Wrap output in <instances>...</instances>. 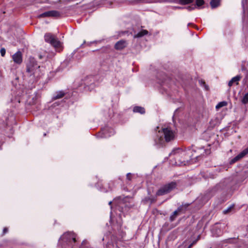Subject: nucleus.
<instances>
[{"label":"nucleus","instance_id":"obj_1","mask_svg":"<svg viewBox=\"0 0 248 248\" xmlns=\"http://www.w3.org/2000/svg\"><path fill=\"white\" fill-rule=\"evenodd\" d=\"M158 127L155 129V143L159 147L162 146L165 142H170L174 139V133L170 128H163L160 130Z\"/></svg>","mask_w":248,"mask_h":248},{"label":"nucleus","instance_id":"obj_2","mask_svg":"<svg viewBox=\"0 0 248 248\" xmlns=\"http://www.w3.org/2000/svg\"><path fill=\"white\" fill-rule=\"evenodd\" d=\"M77 241V234L73 232L64 233L60 238L59 244L62 248H72Z\"/></svg>","mask_w":248,"mask_h":248},{"label":"nucleus","instance_id":"obj_3","mask_svg":"<svg viewBox=\"0 0 248 248\" xmlns=\"http://www.w3.org/2000/svg\"><path fill=\"white\" fill-rule=\"evenodd\" d=\"M191 153L190 150L184 151L182 149L177 148L173 150L170 153V155H175L176 160H177L181 164L186 165L191 159Z\"/></svg>","mask_w":248,"mask_h":248},{"label":"nucleus","instance_id":"obj_4","mask_svg":"<svg viewBox=\"0 0 248 248\" xmlns=\"http://www.w3.org/2000/svg\"><path fill=\"white\" fill-rule=\"evenodd\" d=\"M44 39L46 42L50 44L57 51L60 52L62 50V43L56 36L50 33L45 34Z\"/></svg>","mask_w":248,"mask_h":248},{"label":"nucleus","instance_id":"obj_5","mask_svg":"<svg viewBox=\"0 0 248 248\" xmlns=\"http://www.w3.org/2000/svg\"><path fill=\"white\" fill-rule=\"evenodd\" d=\"M40 66L38 65L35 59L33 58H30L29 62L27 63L26 66V71L30 76L31 75H39Z\"/></svg>","mask_w":248,"mask_h":248},{"label":"nucleus","instance_id":"obj_6","mask_svg":"<svg viewBox=\"0 0 248 248\" xmlns=\"http://www.w3.org/2000/svg\"><path fill=\"white\" fill-rule=\"evenodd\" d=\"M177 187V183L175 182H171L163 185L156 192V196H163L170 193Z\"/></svg>","mask_w":248,"mask_h":248},{"label":"nucleus","instance_id":"obj_7","mask_svg":"<svg viewBox=\"0 0 248 248\" xmlns=\"http://www.w3.org/2000/svg\"><path fill=\"white\" fill-rule=\"evenodd\" d=\"M114 133V130L112 128L106 127L104 129H102L100 134L102 135L100 136L101 138H107L113 135Z\"/></svg>","mask_w":248,"mask_h":248},{"label":"nucleus","instance_id":"obj_8","mask_svg":"<svg viewBox=\"0 0 248 248\" xmlns=\"http://www.w3.org/2000/svg\"><path fill=\"white\" fill-rule=\"evenodd\" d=\"M127 43L126 41L124 40H121L118 41L114 46L115 49L118 50H122L126 47Z\"/></svg>","mask_w":248,"mask_h":248},{"label":"nucleus","instance_id":"obj_9","mask_svg":"<svg viewBox=\"0 0 248 248\" xmlns=\"http://www.w3.org/2000/svg\"><path fill=\"white\" fill-rule=\"evenodd\" d=\"M14 62L18 64H20L22 62V56L21 52L19 51L16 52L12 56Z\"/></svg>","mask_w":248,"mask_h":248},{"label":"nucleus","instance_id":"obj_10","mask_svg":"<svg viewBox=\"0 0 248 248\" xmlns=\"http://www.w3.org/2000/svg\"><path fill=\"white\" fill-rule=\"evenodd\" d=\"M242 77L241 75H237L236 76L232 78L228 83V86L231 87L233 83H235L236 85H238L239 81L241 79Z\"/></svg>","mask_w":248,"mask_h":248},{"label":"nucleus","instance_id":"obj_11","mask_svg":"<svg viewBox=\"0 0 248 248\" xmlns=\"http://www.w3.org/2000/svg\"><path fill=\"white\" fill-rule=\"evenodd\" d=\"M156 201V199L153 197H146L142 200V202L144 204H146L148 203H150V204L155 202Z\"/></svg>","mask_w":248,"mask_h":248},{"label":"nucleus","instance_id":"obj_12","mask_svg":"<svg viewBox=\"0 0 248 248\" xmlns=\"http://www.w3.org/2000/svg\"><path fill=\"white\" fill-rule=\"evenodd\" d=\"M212 232L213 234L216 236L218 237L222 234V231L220 229L218 228L217 226H214L212 229Z\"/></svg>","mask_w":248,"mask_h":248},{"label":"nucleus","instance_id":"obj_13","mask_svg":"<svg viewBox=\"0 0 248 248\" xmlns=\"http://www.w3.org/2000/svg\"><path fill=\"white\" fill-rule=\"evenodd\" d=\"M133 111L135 113H139L143 114L145 113V108L140 106H135L133 108Z\"/></svg>","mask_w":248,"mask_h":248},{"label":"nucleus","instance_id":"obj_14","mask_svg":"<svg viewBox=\"0 0 248 248\" xmlns=\"http://www.w3.org/2000/svg\"><path fill=\"white\" fill-rule=\"evenodd\" d=\"M65 95V93L63 91H59L55 93V94L53 96L52 100H56L62 98Z\"/></svg>","mask_w":248,"mask_h":248},{"label":"nucleus","instance_id":"obj_15","mask_svg":"<svg viewBox=\"0 0 248 248\" xmlns=\"http://www.w3.org/2000/svg\"><path fill=\"white\" fill-rule=\"evenodd\" d=\"M189 205V204L186 203L180 205L177 209V211L180 213H185L187 210V208Z\"/></svg>","mask_w":248,"mask_h":248},{"label":"nucleus","instance_id":"obj_16","mask_svg":"<svg viewBox=\"0 0 248 248\" xmlns=\"http://www.w3.org/2000/svg\"><path fill=\"white\" fill-rule=\"evenodd\" d=\"M49 17H59L62 15V13L60 12L52 10L49 11Z\"/></svg>","mask_w":248,"mask_h":248},{"label":"nucleus","instance_id":"obj_17","mask_svg":"<svg viewBox=\"0 0 248 248\" xmlns=\"http://www.w3.org/2000/svg\"><path fill=\"white\" fill-rule=\"evenodd\" d=\"M220 0H211L210 5L212 8H217L219 5Z\"/></svg>","mask_w":248,"mask_h":248},{"label":"nucleus","instance_id":"obj_18","mask_svg":"<svg viewBox=\"0 0 248 248\" xmlns=\"http://www.w3.org/2000/svg\"><path fill=\"white\" fill-rule=\"evenodd\" d=\"M148 33V31L145 30H143L139 32L136 34H135V38H139L145 35H146Z\"/></svg>","mask_w":248,"mask_h":248},{"label":"nucleus","instance_id":"obj_19","mask_svg":"<svg viewBox=\"0 0 248 248\" xmlns=\"http://www.w3.org/2000/svg\"><path fill=\"white\" fill-rule=\"evenodd\" d=\"M179 214L180 213L176 210L172 213V215L170 216V222L173 221Z\"/></svg>","mask_w":248,"mask_h":248},{"label":"nucleus","instance_id":"obj_20","mask_svg":"<svg viewBox=\"0 0 248 248\" xmlns=\"http://www.w3.org/2000/svg\"><path fill=\"white\" fill-rule=\"evenodd\" d=\"M79 248H92L88 242L86 240L82 241L81 245Z\"/></svg>","mask_w":248,"mask_h":248},{"label":"nucleus","instance_id":"obj_21","mask_svg":"<svg viewBox=\"0 0 248 248\" xmlns=\"http://www.w3.org/2000/svg\"><path fill=\"white\" fill-rule=\"evenodd\" d=\"M248 154V147L240 153L238 155L239 156L240 159L244 157L247 154Z\"/></svg>","mask_w":248,"mask_h":248},{"label":"nucleus","instance_id":"obj_22","mask_svg":"<svg viewBox=\"0 0 248 248\" xmlns=\"http://www.w3.org/2000/svg\"><path fill=\"white\" fill-rule=\"evenodd\" d=\"M193 1V0H179V3L182 5H186L192 3Z\"/></svg>","mask_w":248,"mask_h":248},{"label":"nucleus","instance_id":"obj_23","mask_svg":"<svg viewBox=\"0 0 248 248\" xmlns=\"http://www.w3.org/2000/svg\"><path fill=\"white\" fill-rule=\"evenodd\" d=\"M227 103L226 101H222L217 104L216 107V109H218L223 107L227 106Z\"/></svg>","mask_w":248,"mask_h":248},{"label":"nucleus","instance_id":"obj_24","mask_svg":"<svg viewBox=\"0 0 248 248\" xmlns=\"http://www.w3.org/2000/svg\"><path fill=\"white\" fill-rule=\"evenodd\" d=\"M241 102L244 104H246L248 103V92L244 95L241 100Z\"/></svg>","mask_w":248,"mask_h":248},{"label":"nucleus","instance_id":"obj_25","mask_svg":"<svg viewBox=\"0 0 248 248\" xmlns=\"http://www.w3.org/2000/svg\"><path fill=\"white\" fill-rule=\"evenodd\" d=\"M199 83H200V84L201 85V86H203L204 87V89L205 90L207 91L209 90V87L206 84L205 82L203 80H200L199 81Z\"/></svg>","mask_w":248,"mask_h":248},{"label":"nucleus","instance_id":"obj_26","mask_svg":"<svg viewBox=\"0 0 248 248\" xmlns=\"http://www.w3.org/2000/svg\"><path fill=\"white\" fill-rule=\"evenodd\" d=\"M45 17H49V11L44 12L38 16V17L39 18Z\"/></svg>","mask_w":248,"mask_h":248},{"label":"nucleus","instance_id":"obj_27","mask_svg":"<svg viewBox=\"0 0 248 248\" xmlns=\"http://www.w3.org/2000/svg\"><path fill=\"white\" fill-rule=\"evenodd\" d=\"M204 3V1L203 0H196V4L198 7H200Z\"/></svg>","mask_w":248,"mask_h":248},{"label":"nucleus","instance_id":"obj_28","mask_svg":"<svg viewBox=\"0 0 248 248\" xmlns=\"http://www.w3.org/2000/svg\"><path fill=\"white\" fill-rule=\"evenodd\" d=\"M239 159H240V158L239 157V156L237 155V156H236L235 157H234L233 158H232L231 161H230V164H233L235 162H236V161H237L238 160H239Z\"/></svg>","mask_w":248,"mask_h":248},{"label":"nucleus","instance_id":"obj_29","mask_svg":"<svg viewBox=\"0 0 248 248\" xmlns=\"http://www.w3.org/2000/svg\"><path fill=\"white\" fill-rule=\"evenodd\" d=\"M217 123V121L216 119L211 120V121L210 122V126L212 128H213L216 125Z\"/></svg>","mask_w":248,"mask_h":248},{"label":"nucleus","instance_id":"obj_30","mask_svg":"<svg viewBox=\"0 0 248 248\" xmlns=\"http://www.w3.org/2000/svg\"><path fill=\"white\" fill-rule=\"evenodd\" d=\"M233 207H234L233 205H232L230 206L227 209L224 210L223 211V213L224 214H227V213L230 212L231 211V210L233 208Z\"/></svg>","mask_w":248,"mask_h":248},{"label":"nucleus","instance_id":"obj_31","mask_svg":"<svg viewBox=\"0 0 248 248\" xmlns=\"http://www.w3.org/2000/svg\"><path fill=\"white\" fill-rule=\"evenodd\" d=\"M0 52L1 56L4 57L6 53L5 49L4 48H1L0 50Z\"/></svg>","mask_w":248,"mask_h":248},{"label":"nucleus","instance_id":"obj_32","mask_svg":"<svg viewBox=\"0 0 248 248\" xmlns=\"http://www.w3.org/2000/svg\"><path fill=\"white\" fill-rule=\"evenodd\" d=\"M132 177V174L131 173H128L126 174V179L128 181H131Z\"/></svg>","mask_w":248,"mask_h":248},{"label":"nucleus","instance_id":"obj_33","mask_svg":"<svg viewBox=\"0 0 248 248\" xmlns=\"http://www.w3.org/2000/svg\"><path fill=\"white\" fill-rule=\"evenodd\" d=\"M109 188L111 190L114 186V183L113 181H111L109 184Z\"/></svg>","mask_w":248,"mask_h":248},{"label":"nucleus","instance_id":"obj_34","mask_svg":"<svg viewBox=\"0 0 248 248\" xmlns=\"http://www.w3.org/2000/svg\"><path fill=\"white\" fill-rule=\"evenodd\" d=\"M8 232V228H4L3 230V234H4Z\"/></svg>","mask_w":248,"mask_h":248},{"label":"nucleus","instance_id":"obj_35","mask_svg":"<svg viewBox=\"0 0 248 248\" xmlns=\"http://www.w3.org/2000/svg\"><path fill=\"white\" fill-rule=\"evenodd\" d=\"M193 246L192 244H190L187 247V248H191ZM178 248H183L182 246L179 247Z\"/></svg>","mask_w":248,"mask_h":248},{"label":"nucleus","instance_id":"obj_36","mask_svg":"<svg viewBox=\"0 0 248 248\" xmlns=\"http://www.w3.org/2000/svg\"><path fill=\"white\" fill-rule=\"evenodd\" d=\"M197 242V240H194L191 244H192L193 246L194 245L196 244Z\"/></svg>","mask_w":248,"mask_h":248},{"label":"nucleus","instance_id":"obj_37","mask_svg":"<svg viewBox=\"0 0 248 248\" xmlns=\"http://www.w3.org/2000/svg\"><path fill=\"white\" fill-rule=\"evenodd\" d=\"M187 8L189 10H193L194 9L195 7H192L191 6H188L187 7Z\"/></svg>","mask_w":248,"mask_h":248},{"label":"nucleus","instance_id":"obj_38","mask_svg":"<svg viewBox=\"0 0 248 248\" xmlns=\"http://www.w3.org/2000/svg\"><path fill=\"white\" fill-rule=\"evenodd\" d=\"M201 238V235H199L198 236H197V238L196 240H197V242Z\"/></svg>","mask_w":248,"mask_h":248},{"label":"nucleus","instance_id":"obj_39","mask_svg":"<svg viewBox=\"0 0 248 248\" xmlns=\"http://www.w3.org/2000/svg\"><path fill=\"white\" fill-rule=\"evenodd\" d=\"M42 58H43V56H42V55H39V58L40 59H42Z\"/></svg>","mask_w":248,"mask_h":248},{"label":"nucleus","instance_id":"obj_40","mask_svg":"<svg viewBox=\"0 0 248 248\" xmlns=\"http://www.w3.org/2000/svg\"><path fill=\"white\" fill-rule=\"evenodd\" d=\"M86 44V41H84L83 42V43L81 45V47H82V46H83V45H84V44Z\"/></svg>","mask_w":248,"mask_h":248},{"label":"nucleus","instance_id":"obj_41","mask_svg":"<svg viewBox=\"0 0 248 248\" xmlns=\"http://www.w3.org/2000/svg\"><path fill=\"white\" fill-rule=\"evenodd\" d=\"M111 203H112V202H111V201H110V202H109V203H108V204H109V205H111Z\"/></svg>","mask_w":248,"mask_h":248},{"label":"nucleus","instance_id":"obj_42","mask_svg":"<svg viewBox=\"0 0 248 248\" xmlns=\"http://www.w3.org/2000/svg\"><path fill=\"white\" fill-rule=\"evenodd\" d=\"M242 5H243V6H244V0H242Z\"/></svg>","mask_w":248,"mask_h":248},{"label":"nucleus","instance_id":"obj_43","mask_svg":"<svg viewBox=\"0 0 248 248\" xmlns=\"http://www.w3.org/2000/svg\"><path fill=\"white\" fill-rule=\"evenodd\" d=\"M177 8H178V9H182V8L180 7H177Z\"/></svg>","mask_w":248,"mask_h":248},{"label":"nucleus","instance_id":"obj_44","mask_svg":"<svg viewBox=\"0 0 248 248\" xmlns=\"http://www.w3.org/2000/svg\"><path fill=\"white\" fill-rule=\"evenodd\" d=\"M46 133H44V136H46Z\"/></svg>","mask_w":248,"mask_h":248}]
</instances>
